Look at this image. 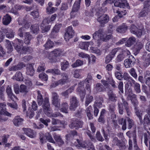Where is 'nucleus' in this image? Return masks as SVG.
Segmentation results:
<instances>
[{"mask_svg": "<svg viewBox=\"0 0 150 150\" xmlns=\"http://www.w3.org/2000/svg\"><path fill=\"white\" fill-rule=\"evenodd\" d=\"M37 101L38 105H41L42 104V107L45 114L49 117L53 116L52 110L50 108L49 99L47 97L45 98L44 100L40 91H38Z\"/></svg>", "mask_w": 150, "mask_h": 150, "instance_id": "obj_1", "label": "nucleus"}, {"mask_svg": "<svg viewBox=\"0 0 150 150\" xmlns=\"http://www.w3.org/2000/svg\"><path fill=\"white\" fill-rule=\"evenodd\" d=\"M103 33V29L100 28L93 34V38L95 40H97L98 43H100L101 40L103 42H107L113 38V36L112 34H105Z\"/></svg>", "mask_w": 150, "mask_h": 150, "instance_id": "obj_2", "label": "nucleus"}, {"mask_svg": "<svg viewBox=\"0 0 150 150\" xmlns=\"http://www.w3.org/2000/svg\"><path fill=\"white\" fill-rule=\"evenodd\" d=\"M126 135L129 138H133L134 147V150H141L137 145L136 132V130H129L126 133ZM132 140L129 139V150H132Z\"/></svg>", "mask_w": 150, "mask_h": 150, "instance_id": "obj_3", "label": "nucleus"}, {"mask_svg": "<svg viewBox=\"0 0 150 150\" xmlns=\"http://www.w3.org/2000/svg\"><path fill=\"white\" fill-rule=\"evenodd\" d=\"M95 8H92L91 12L92 13L96 12V15L97 16V20L99 22L100 25L102 27L105 26V25L107 23L109 20V17L106 14H102L100 11H97Z\"/></svg>", "mask_w": 150, "mask_h": 150, "instance_id": "obj_4", "label": "nucleus"}, {"mask_svg": "<svg viewBox=\"0 0 150 150\" xmlns=\"http://www.w3.org/2000/svg\"><path fill=\"white\" fill-rule=\"evenodd\" d=\"M119 125H122V129L125 130L127 129V128L130 129L134 126V120L129 117H126L125 118H122L119 119L118 121Z\"/></svg>", "mask_w": 150, "mask_h": 150, "instance_id": "obj_5", "label": "nucleus"}, {"mask_svg": "<svg viewBox=\"0 0 150 150\" xmlns=\"http://www.w3.org/2000/svg\"><path fill=\"white\" fill-rule=\"evenodd\" d=\"M15 49L20 54H26L28 53H30L32 51V48L30 47L23 46L15 44L13 45Z\"/></svg>", "mask_w": 150, "mask_h": 150, "instance_id": "obj_6", "label": "nucleus"}, {"mask_svg": "<svg viewBox=\"0 0 150 150\" xmlns=\"http://www.w3.org/2000/svg\"><path fill=\"white\" fill-rule=\"evenodd\" d=\"M123 103H118V106L119 109V112L120 115H122L123 113V106L127 112V115L130 116L131 113L128 106V103L123 98H122Z\"/></svg>", "mask_w": 150, "mask_h": 150, "instance_id": "obj_7", "label": "nucleus"}, {"mask_svg": "<svg viewBox=\"0 0 150 150\" xmlns=\"http://www.w3.org/2000/svg\"><path fill=\"white\" fill-rule=\"evenodd\" d=\"M40 139L42 143L46 142L47 141L52 143H54V141L52 137L50 134L49 132L45 133H40Z\"/></svg>", "mask_w": 150, "mask_h": 150, "instance_id": "obj_8", "label": "nucleus"}, {"mask_svg": "<svg viewBox=\"0 0 150 150\" xmlns=\"http://www.w3.org/2000/svg\"><path fill=\"white\" fill-rule=\"evenodd\" d=\"M83 122L82 121L77 118H73L69 126L71 128L78 129L82 127Z\"/></svg>", "mask_w": 150, "mask_h": 150, "instance_id": "obj_9", "label": "nucleus"}, {"mask_svg": "<svg viewBox=\"0 0 150 150\" xmlns=\"http://www.w3.org/2000/svg\"><path fill=\"white\" fill-rule=\"evenodd\" d=\"M75 32L71 26H69L67 28L64 34V38L66 41H68L74 35Z\"/></svg>", "mask_w": 150, "mask_h": 150, "instance_id": "obj_10", "label": "nucleus"}, {"mask_svg": "<svg viewBox=\"0 0 150 150\" xmlns=\"http://www.w3.org/2000/svg\"><path fill=\"white\" fill-rule=\"evenodd\" d=\"M144 28H142L141 29H138L134 25H131L130 28L131 32L135 35L137 37H139L142 35V32L144 30Z\"/></svg>", "mask_w": 150, "mask_h": 150, "instance_id": "obj_11", "label": "nucleus"}, {"mask_svg": "<svg viewBox=\"0 0 150 150\" xmlns=\"http://www.w3.org/2000/svg\"><path fill=\"white\" fill-rule=\"evenodd\" d=\"M121 53L119 54L116 58V60L120 62L123 60L127 56L130 55V52L127 50L122 49L120 51Z\"/></svg>", "mask_w": 150, "mask_h": 150, "instance_id": "obj_12", "label": "nucleus"}, {"mask_svg": "<svg viewBox=\"0 0 150 150\" xmlns=\"http://www.w3.org/2000/svg\"><path fill=\"white\" fill-rule=\"evenodd\" d=\"M5 103H0V115L11 117V114L6 110Z\"/></svg>", "mask_w": 150, "mask_h": 150, "instance_id": "obj_13", "label": "nucleus"}, {"mask_svg": "<svg viewBox=\"0 0 150 150\" xmlns=\"http://www.w3.org/2000/svg\"><path fill=\"white\" fill-rule=\"evenodd\" d=\"M52 103L57 110L60 109V100L58 99L57 94L55 92L52 93Z\"/></svg>", "mask_w": 150, "mask_h": 150, "instance_id": "obj_14", "label": "nucleus"}, {"mask_svg": "<svg viewBox=\"0 0 150 150\" xmlns=\"http://www.w3.org/2000/svg\"><path fill=\"white\" fill-rule=\"evenodd\" d=\"M142 58L144 61L143 63V66L145 67L148 66L150 64V54H147L146 52H144Z\"/></svg>", "mask_w": 150, "mask_h": 150, "instance_id": "obj_15", "label": "nucleus"}, {"mask_svg": "<svg viewBox=\"0 0 150 150\" xmlns=\"http://www.w3.org/2000/svg\"><path fill=\"white\" fill-rule=\"evenodd\" d=\"M135 59L133 56L130 55L129 59H126L124 62V64L125 67L128 68L132 67L135 62Z\"/></svg>", "mask_w": 150, "mask_h": 150, "instance_id": "obj_16", "label": "nucleus"}, {"mask_svg": "<svg viewBox=\"0 0 150 150\" xmlns=\"http://www.w3.org/2000/svg\"><path fill=\"white\" fill-rule=\"evenodd\" d=\"M114 6L116 7L125 8H128V4L125 0H117L114 3Z\"/></svg>", "mask_w": 150, "mask_h": 150, "instance_id": "obj_17", "label": "nucleus"}, {"mask_svg": "<svg viewBox=\"0 0 150 150\" xmlns=\"http://www.w3.org/2000/svg\"><path fill=\"white\" fill-rule=\"evenodd\" d=\"M84 85H79L77 89V90L79 92L81 100L83 101L86 95V90L84 88Z\"/></svg>", "mask_w": 150, "mask_h": 150, "instance_id": "obj_18", "label": "nucleus"}, {"mask_svg": "<svg viewBox=\"0 0 150 150\" xmlns=\"http://www.w3.org/2000/svg\"><path fill=\"white\" fill-rule=\"evenodd\" d=\"M70 105L69 108L71 110L74 111L76 108L78 106L79 101L76 97H73L70 100Z\"/></svg>", "mask_w": 150, "mask_h": 150, "instance_id": "obj_19", "label": "nucleus"}, {"mask_svg": "<svg viewBox=\"0 0 150 150\" xmlns=\"http://www.w3.org/2000/svg\"><path fill=\"white\" fill-rule=\"evenodd\" d=\"M103 101V99L102 96L100 95L96 99L93 106L100 108L102 107V103Z\"/></svg>", "mask_w": 150, "mask_h": 150, "instance_id": "obj_20", "label": "nucleus"}, {"mask_svg": "<svg viewBox=\"0 0 150 150\" xmlns=\"http://www.w3.org/2000/svg\"><path fill=\"white\" fill-rule=\"evenodd\" d=\"M6 92L9 100H11L13 101L18 100L17 97L13 93L10 87H9V86L7 87L6 89Z\"/></svg>", "mask_w": 150, "mask_h": 150, "instance_id": "obj_21", "label": "nucleus"}, {"mask_svg": "<svg viewBox=\"0 0 150 150\" xmlns=\"http://www.w3.org/2000/svg\"><path fill=\"white\" fill-rule=\"evenodd\" d=\"M23 130L24 133L29 137L33 138L35 137V133L33 129L29 128H23Z\"/></svg>", "mask_w": 150, "mask_h": 150, "instance_id": "obj_22", "label": "nucleus"}, {"mask_svg": "<svg viewBox=\"0 0 150 150\" xmlns=\"http://www.w3.org/2000/svg\"><path fill=\"white\" fill-rule=\"evenodd\" d=\"M143 44L141 42H138L134 45L133 49L134 54L137 55L139 52L140 50L143 47Z\"/></svg>", "mask_w": 150, "mask_h": 150, "instance_id": "obj_23", "label": "nucleus"}, {"mask_svg": "<svg viewBox=\"0 0 150 150\" xmlns=\"http://www.w3.org/2000/svg\"><path fill=\"white\" fill-rule=\"evenodd\" d=\"M143 44L141 42H138L134 45L133 49L134 54L137 55L139 52L140 50L143 47Z\"/></svg>", "mask_w": 150, "mask_h": 150, "instance_id": "obj_24", "label": "nucleus"}, {"mask_svg": "<svg viewBox=\"0 0 150 150\" xmlns=\"http://www.w3.org/2000/svg\"><path fill=\"white\" fill-rule=\"evenodd\" d=\"M140 122V124H143L144 126L146 125H150V114L147 113V114L144 116L143 120L142 119V122L141 121Z\"/></svg>", "mask_w": 150, "mask_h": 150, "instance_id": "obj_25", "label": "nucleus"}, {"mask_svg": "<svg viewBox=\"0 0 150 150\" xmlns=\"http://www.w3.org/2000/svg\"><path fill=\"white\" fill-rule=\"evenodd\" d=\"M34 69L33 67V64L28 63L27 65L26 73L30 76H33L34 73Z\"/></svg>", "mask_w": 150, "mask_h": 150, "instance_id": "obj_26", "label": "nucleus"}, {"mask_svg": "<svg viewBox=\"0 0 150 150\" xmlns=\"http://www.w3.org/2000/svg\"><path fill=\"white\" fill-rule=\"evenodd\" d=\"M12 21V18L8 14L4 16L2 18V23L5 25H8Z\"/></svg>", "mask_w": 150, "mask_h": 150, "instance_id": "obj_27", "label": "nucleus"}, {"mask_svg": "<svg viewBox=\"0 0 150 150\" xmlns=\"http://www.w3.org/2000/svg\"><path fill=\"white\" fill-rule=\"evenodd\" d=\"M128 28V27L126 24L123 23L119 26L116 29L117 32L123 33L126 32Z\"/></svg>", "mask_w": 150, "mask_h": 150, "instance_id": "obj_28", "label": "nucleus"}, {"mask_svg": "<svg viewBox=\"0 0 150 150\" xmlns=\"http://www.w3.org/2000/svg\"><path fill=\"white\" fill-rule=\"evenodd\" d=\"M108 96L109 101L113 102H115L116 101L117 97L112 91L110 90L108 92Z\"/></svg>", "mask_w": 150, "mask_h": 150, "instance_id": "obj_29", "label": "nucleus"}, {"mask_svg": "<svg viewBox=\"0 0 150 150\" xmlns=\"http://www.w3.org/2000/svg\"><path fill=\"white\" fill-rule=\"evenodd\" d=\"M25 34L24 43L28 45L30 43V41L34 38L29 32H25Z\"/></svg>", "mask_w": 150, "mask_h": 150, "instance_id": "obj_30", "label": "nucleus"}, {"mask_svg": "<svg viewBox=\"0 0 150 150\" xmlns=\"http://www.w3.org/2000/svg\"><path fill=\"white\" fill-rule=\"evenodd\" d=\"M47 23V20L45 19L43 21L41 24V27L43 33H45L48 32L50 29V26L48 25L47 26H45V25Z\"/></svg>", "mask_w": 150, "mask_h": 150, "instance_id": "obj_31", "label": "nucleus"}, {"mask_svg": "<svg viewBox=\"0 0 150 150\" xmlns=\"http://www.w3.org/2000/svg\"><path fill=\"white\" fill-rule=\"evenodd\" d=\"M23 120V119L21 118L20 116H17L14 117L13 122L15 126H18L22 124Z\"/></svg>", "mask_w": 150, "mask_h": 150, "instance_id": "obj_32", "label": "nucleus"}, {"mask_svg": "<svg viewBox=\"0 0 150 150\" xmlns=\"http://www.w3.org/2000/svg\"><path fill=\"white\" fill-rule=\"evenodd\" d=\"M63 77H65V79H63L59 80L55 84H62L67 83L70 81L69 79H68V76L66 74H63L62 75Z\"/></svg>", "mask_w": 150, "mask_h": 150, "instance_id": "obj_33", "label": "nucleus"}, {"mask_svg": "<svg viewBox=\"0 0 150 150\" xmlns=\"http://www.w3.org/2000/svg\"><path fill=\"white\" fill-rule=\"evenodd\" d=\"M148 134L145 133L144 134V143L145 145L148 147V141L149 143V150H150V133L148 131Z\"/></svg>", "mask_w": 150, "mask_h": 150, "instance_id": "obj_34", "label": "nucleus"}, {"mask_svg": "<svg viewBox=\"0 0 150 150\" xmlns=\"http://www.w3.org/2000/svg\"><path fill=\"white\" fill-rule=\"evenodd\" d=\"M115 105L114 104H112L109 105L108 108V110L109 111L111 114V117L113 118L116 117V115L115 113Z\"/></svg>", "mask_w": 150, "mask_h": 150, "instance_id": "obj_35", "label": "nucleus"}, {"mask_svg": "<svg viewBox=\"0 0 150 150\" xmlns=\"http://www.w3.org/2000/svg\"><path fill=\"white\" fill-rule=\"evenodd\" d=\"M93 80L92 79V77L90 74H88L87 76V78L85 79L84 81L80 82V83H79V84H88V83H92Z\"/></svg>", "mask_w": 150, "mask_h": 150, "instance_id": "obj_36", "label": "nucleus"}, {"mask_svg": "<svg viewBox=\"0 0 150 150\" xmlns=\"http://www.w3.org/2000/svg\"><path fill=\"white\" fill-rule=\"evenodd\" d=\"M48 58L49 62L51 63H55L57 61V57L51 52L48 54Z\"/></svg>", "mask_w": 150, "mask_h": 150, "instance_id": "obj_37", "label": "nucleus"}, {"mask_svg": "<svg viewBox=\"0 0 150 150\" xmlns=\"http://www.w3.org/2000/svg\"><path fill=\"white\" fill-rule=\"evenodd\" d=\"M29 85H20V92L26 94L28 91L29 88Z\"/></svg>", "mask_w": 150, "mask_h": 150, "instance_id": "obj_38", "label": "nucleus"}, {"mask_svg": "<svg viewBox=\"0 0 150 150\" xmlns=\"http://www.w3.org/2000/svg\"><path fill=\"white\" fill-rule=\"evenodd\" d=\"M135 38L134 37H131L127 41L125 45L128 47H130L135 42Z\"/></svg>", "mask_w": 150, "mask_h": 150, "instance_id": "obj_39", "label": "nucleus"}, {"mask_svg": "<svg viewBox=\"0 0 150 150\" xmlns=\"http://www.w3.org/2000/svg\"><path fill=\"white\" fill-rule=\"evenodd\" d=\"M75 85H73L70 88L65 91L63 92L62 93V96L65 97H67L69 94L71 93L73 91Z\"/></svg>", "mask_w": 150, "mask_h": 150, "instance_id": "obj_40", "label": "nucleus"}, {"mask_svg": "<svg viewBox=\"0 0 150 150\" xmlns=\"http://www.w3.org/2000/svg\"><path fill=\"white\" fill-rule=\"evenodd\" d=\"M68 104L67 103H63L62 104L61 108L60 109V111L63 113H68Z\"/></svg>", "mask_w": 150, "mask_h": 150, "instance_id": "obj_41", "label": "nucleus"}, {"mask_svg": "<svg viewBox=\"0 0 150 150\" xmlns=\"http://www.w3.org/2000/svg\"><path fill=\"white\" fill-rule=\"evenodd\" d=\"M39 25L38 24H35L32 25L30 28V29L34 34H37L39 32Z\"/></svg>", "mask_w": 150, "mask_h": 150, "instance_id": "obj_42", "label": "nucleus"}, {"mask_svg": "<svg viewBox=\"0 0 150 150\" xmlns=\"http://www.w3.org/2000/svg\"><path fill=\"white\" fill-rule=\"evenodd\" d=\"M77 132L75 130L71 131L70 134L66 135V139L67 140H69L71 139V138H72L74 136L77 135Z\"/></svg>", "mask_w": 150, "mask_h": 150, "instance_id": "obj_43", "label": "nucleus"}, {"mask_svg": "<svg viewBox=\"0 0 150 150\" xmlns=\"http://www.w3.org/2000/svg\"><path fill=\"white\" fill-rule=\"evenodd\" d=\"M149 8H146L142 9L139 14V17H144L147 15L149 12Z\"/></svg>", "mask_w": 150, "mask_h": 150, "instance_id": "obj_44", "label": "nucleus"}, {"mask_svg": "<svg viewBox=\"0 0 150 150\" xmlns=\"http://www.w3.org/2000/svg\"><path fill=\"white\" fill-rule=\"evenodd\" d=\"M54 45V42L50 39H48L44 45V46L46 49H48L52 48Z\"/></svg>", "mask_w": 150, "mask_h": 150, "instance_id": "obj_45", "label": "nucleus"}, {"mask_svg": "<svg viewBox=\"0 0 150 150\" xmlns=\"http://www.w3.org/2000/svg\"><path fill=\"white\" fill-rule=\"evenodd\" d=\"M89 46V43L86 42H81L79 43V47L83 50H87Z\"/></svg>", "mask_w": 150, "mask_h": 150, "instance_id": "obj_46", "label": "nucleus"}, {"mask_svg": "<svg viewBox=\"0 0 150 150\" xmlns=\"http://www.w3.org/2000/svg\"><path fill=\"white\" fill-rule=\"evenodd\" d=\"M93 97L90 94H88L86 98V100L85 104V106H87L89 104L93 101Z\"/></svg>", "mask_w": 150, "mask_h": 150, "instance_id": "obj_47", "label": "nucleus"}, {"mask_svg": "<svg viewBox=\"0 0 150 150\" xmlns=\"http://www.w3.org/2000/svg\"><path fill=\"white\" fill-rule=\"evenodd\" d=\"M134 109L136 115L138 117L140 121H141L142 122V112L141 110L138 109L137 107L134 108Z\"/></svg>", "mask_w": 150, "mask_h": 150, "instance_id": "obj_48", "label": "nucleus"}, {"mask_svg": "<svg viewBox=\"0 0 150 150\" xmlns=\"http://www.w3.org/2000/svg\"><path fill=\"white\" fill-rule=\"evenodd\" d=\"M54 138L56 142L59 146L62 145L64 144V142L60 136L55 135L54 137Z\"/></svg>", "mask_w": 150, "mask_h": 150, "instance_id": "obj_49", "label": "nucleus"}, {"mask_svg": "<svg viewBox=\"0 0 150 150\" xmlns=\"http://www.w3.org/2000/svg\"><path fill=\"white\" fill-rule=\"evenodd\" d=\"M51 52L54 55L57 57H58L61 55L62 51V50L59 48H57Z\"/></svg>", "mask_w": 150, "mask_h": 150, "instance_id": "obj_50", "label": "nucleus"}, {"mask_svg": "<svg viewBox=\"0 0 150 150\" xmlns=\"http://www.w3.org/2000/svg\"><path fill=\"white\" fill-rule=\"evenodd\" d=\"M131 100L132 103L134 106V108L137 107L138 102L136 99V96L135 95H134L132 96L131 97Z\"/></svg>", "mask_w": 150, "mask_h": 150, "instance_id": "obj_51", "label": "nucleus"}, {"mask_svg": "<svg viewBox=\"0 0 150 150\" xmlns=\"http://www.w3.org/2000/svg\"><path fill=\"white\" fill-rule=\"evenodd\" d=\"M83 61L80 59L77 60L75 62L73 63L71 66L73 67H76L82 66L83 64Z\"/></svg>", "mask_w": 150, "mask_h": 150, "instance_id": "obj_52", "label": "nucleus"}, {"mask_svg": "<svg viewBox=\"0 0 150 150\" xmlns=\"http://www.w3.org/2000/svg\"><path fill=\"white\" fill-rule=\"evenodd\" d=\"M14 79L17 81H22L23 78L22 73L19 71L17 72L15 74Z\"/></svg>", "mask_w": 150, "mask_h": 150, "instance_id": "obj_53", "label": "nucleus"}, {"mask_svg": "<svg viewBox=\"0 0 150 150\" xmlns=\"http://www.w3.org/2000/svg\"><path fill=\"white\" fill-rule=\"evenodd\" d=\"M81 2L75 1L73 6L72 10L75 11H78L80 8Z\"/></svg>", "mask_w": 150, "mask_h": 150, "instance_id": "obj_54", "label": "nucleus"}, {"mask_svg": "<svg viewBox=\"0 0 150 150\" xmlns=\"http://www.w3.org/2000/svg\"><path fill=\"white\" fill-rule=\"evenodd\" d=\"M9 135L8 134H4L1 137V143L2 145H4V144L7 143L8 141V139L9 137Z\"/></svg>", "mask_w": 150, "mask_h": 150, "instance_id": "obj_55", "label": "nucleus"}, {"mask_svg": "<svg viewBox=\"0 0 150 150\" xmlns=\"http://www.w3.org/2000/svg\"><path fill=\"white\" fill-rule=\"evenodd\" d=\"M61 69L63 70H65L68 67L69 63L66 60H64L61 63Z\"/></svg>", "mask_w": 150, "mask_h": 150, "instance_id": "obj_56", "label": "nucleus"}, {"mask_svg": "<svg viewBox=\"0 0 150 150\" xmlns=\"http://www.w3.org/2000/svg\"><path fill=\"white\" fill-rule=\"evenodd\" d=\"M101 81L102 82V83L104 84H115V81L111 78L108 79L107 81L102 80Z\"/></svg>", "mask_w": 150, "mask_h": 150, "instance_id": "obj_57", "label": "nucleus"}, {"mask_svg": "<svg viewBox=\"0 0 150 150\" xmlns=\"http://www.w3.org/2000/svg\"><path fill=\"white\" fill-rule=\"evenodd\" d=\"M39 78L42 80L46 81L48 79V76L45 73H40L39 75Z\"/></svg>", "mask_w": 150, "mask_h": 150, "instance_id": "obj_58", "label": "nucleus"}, {"mask_svg": "<svg viewBox=\"0 0 150 150\" xmlns=\"http://www.w3.org/2000/svg\"><path fill=\"white\" fill-rule=\"evenodd\" d=\"M121 49L120 47H117L114 48L112 50L111 52L110 53V54L113 57L115 56L116 53L118 51H121Z\"/></svg>", "mask_w": 150, "mask_h": 150, "instance_id": "obj_59", "label": "nucleus"}, {"mask_svg": "<svg viewBox=\"0 0 150 150\" xmlns=\"http://www.w3.org/2000/svg\"><path fill=\"white\" fill-rule=\"evenodd\" d=\"M96 89L98 92L103 91H105V89L104 87H106L108 85H104V86H103V85H96Z\"/></svg>", "mask_w": 150, "mask_h": 150, "instance_id": "obj_60", "label": "nucleus"}, {"mask_svg": "<svg viewBox=\"0 0 150 150\" xmlns=\"http://www.w3.org/2000/svg\"><path fill=\"white\" fill-rule=\"evenodd\" d=\"M56 8L53 7L47 8L46 12L48 14H51L53 13L56 10Z\"/></svg>", "mask_w": 150, "mask_h": 150, "instance_id": "obj_61", "label": "nucleus"}, {"mask_svg": "<svg viewBox=\"0 0 150 150\" xmlns=\"http://www.w3.org/2000/svg\"><path fill=\"white\" fill-rule=\"evenodd\" d=\"M62 26V24L61 23H57L55 25L52 29L58 33L60 28Z\"/></svg>", "mask_w": 150, "mask_h": 150, "instance_id": "obj_62", "label": "nucleus"}, {"mask_svg": "<svg viewBox=\"0 0 150 150\" xmlns=\"http://www.w3.org/2000/svg\"><path fill=\"white\" fill-rule=\"evenodd\" d=\"M141 1H144V8H149L150 5V0H139Z\"/></svg>", "mask_w": 150, "mask_h": 150, "instance_id": "obj_63", "label": "nucleus"}, {"mask_svg": "<svg viewBox=\"0 0 150 150\" xmlns=\"http://www.w3.org/2000/svg\"><path fill=\"white\" fill-rule=\"evenodd\" d=\"M83 111V110L82 109H79L77 112L75 113V116L77 117L81 118L82 115Z\"/></svg>", "mask_w": 150, "mask_h": 150, "instance_id": "obj_64", "label": "nucleus"}]
</instances>
